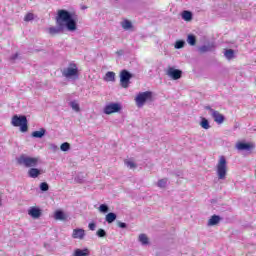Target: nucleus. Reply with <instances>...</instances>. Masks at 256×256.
<instances>
[{"mask_svg": "<svg viewBox=\"0 0 256 256\" xmlns=\"http://www.w3.org/2000/svg\"><path fill=\"white\" fill-rule=\"evenodd\" d=\"M187 43H188L189 45H191V46L196 45V43H197V38L195 37V35L189 34V35H188V38H187Z\"/></svg>", "mask_w": 256, "mask_h": 256, "instance_id": "obj_25", "label": "nucleus"}, {"mask_svg": "<svg viewBox=\"0 0 256 256\" xmlns=\"http://www.w3.org/2000/svg\"><path fill=\"white\" fill-rule=\"evenodd\" d=\"M70 107H72L73 111H76V113H79L81 111V108L79 107V103H77V101L70 102Z\"/></svg>", "mask_w": 256, "mask_h": 256, "instance_id": "obj_28", "label": "nucleus"}, {"mask_svg": "<svg viewBox=\"0 0 256 256\" xmlns=\"http://www.w3.org/2000/svg\"><path fill=\"white\" fill-rule=\"evenodd\" d=\"M121 27L125 30V31H129V29H133V23H131V21L129 20H124L121 23Z\"/></svg>", "mask_w": 256, "mask_h": 256, "instance_id": "obj_21", "label": "nucleus"}, {"mask_svg": "<svg viewBox=\"0 0 256 256\" xmlns=\"http://www.w3.org/2000/svg\"><path fill=\"white\" fill-rule=\"evenodd\" d=\"M61 151H69L71 149V145L68 142H64L60 146Z\"/></svg>", "mask_w": 256, "mask_h": 256, "instance_id": "obj_34", "label": "nucleus"}, {"mask_svg": "<svg viewBox=\"0 0 256 256\" xmlns=\"http://www.w3.org/2000/svg\"><path fill=\"white\" fill-rule=\"evenodd\" d=\"M55 219L63 221V219H65V213H63V211L58 210L55 212Z\"/></svg>", "mask_w": 256, "mask_h": 256, "instance_id": "obj_30", "label": "nucleus"}, {"mask_svg": "<svg viewBox=\"0 0 256 256\" xmlns=\"http://www.w3.org/2000/svg\"><path fill=\"white\" fill-rule=\"evenodd\" d=\"M166 75L173 81H179L183 77V71L176 69L175 67H168Z\"/></svg>", "mask_w": 256, "mask_h": 256, "instance_id": "obj_9", "label": "nucleus"}, {"mask_svg": "<svg viewBox=\"0 0 256 256\" xmlns=\"http://www.w3.org/2000/svg\"><path fill=\"white\" fill-rule=\"evenodd\" d=\"M224 57H226V59L231 61V59H233L235 57V50L226 49L225 52H224Z\"/></svg>", "mask_w": 256, "mask_h": 256, "instance_id": "obj_20", "label": "nucleus"}, {"mask_svg": "<svg viewBox=\"0 0 256 256\" xmlns=\"http://www.w3.org/2000/svg\"><path fill=\"white\" fill-rule=\"evenodd\" d=\"M121 109L122 106L119 103L111 102L105 105L103 113L105 115H112V113H119Z\"/></svg>", "mask_w": 256, "mask_h": 256, "instance_id": "obj_8", "label": "nucleus"}, {"mask_svg": "<svg viewBox=\"0 0 256 256\" xmlns=\"http://www.w3.org/2000/svg\"><path fill=\"white\" fill-rule=\"evenodd\" d=\"M215 46L213 44L203 45L198 48L199 53H209V51H213Z\"/></svg>", "mask_w": 256, "mask_h": 256, "instance_id": "obj_16", "label": "nucleus"}, {"mask_svg": "<svg viewBox=\"0 0 256 256\" xmlns=\"http://www.w3.org/2000/svg\"><path fill=\"white\" fill-rule=\"evenodd\" d=\"M205 109H206L207 111H210V113H211V111H215L213 108H211V106H206Z\"/></svg>", "mask_w": 256, "mask_h": 256, "instance_id": "obj_41", "label": "nucleus"}, {"mask_svg": "<svg viewBox=\"0 0 256 256\" xmlns=\"http://www.w3.org/2000/svg\"><path fill=\"white\" fill-rule=\"evenodd\" d=\"M175 49H183L185 47V40H178L174 45Z\"/></svg>", "mask_w": 256, "mask_h": 256, "instance_id": "obj_31", "label": "nucleus"}, {"mask_svg": "<svg viewBox=\"0 0 256 256\" xmlns=\"http://www.w3.org/2000/svg\"><path fill=\"white\" fill-rule=\"evenodd\" d=\"M211 115H212L215 123H218V125H221L225 121V116H223V114L219 113V111L211 110Z\"/></svg>", "mask_w": 256, "mask_h": 256, "instance_id": "obj_10", "label": "nucleus"}, {"mask_svg": "<svg viewBox=\"0 0 256 256\" xmlns=\"http://www.w3.org/2000/svg\"><path fill=\"white\" fill-rule=\"evenodd\" d=\"M88 227H89L90 231H95L97 225H96L95 223H90V224L88 225Z\"/></svg>", "mask_w": 256, "mask_h": 256, "instance_id": "obj_38", "label": "nucleus"}, {"mask_svg": "<svg viewBox=\"0 0 256 256\" xmlns=\"http://www.w3.org/2000/svg\"><path fill=\"white\" fill-rule=\"evenodd\" d=\"M100 213H109V206L107 204H101L99 206Z\"/></svg>", "mask_w": 256, "mask_h": 256, "instance_id": "obj_33", "label": "nucleus"}, {"mask_svg": "<svg viewBox=\"0 0 256 256\" xmlns=\"http://www.w3.org/2000/svg\"><path fill=\"white\" fill-rule=\"evenodd\" d=\"M41 175V170L37 168H30L28 171V176L31 177V179H37Z\"/></svg>", "mask_w": 256, "mask_h": 256, "instance_id": "obj_17", "label": "nucleus"}, {"mask_svg": "<svg viewBox=\"0 0 256 256\" xmlns=\"http://www.w3.org/2000/svg\"><path fill=\"white\" fill-rule=\"evenodd\" d=\"M46 133L47 130L45 128H40L39 131H34L31 135L34 137V139H43Z\"/></svg>", "mask_w": 256, "mask_h": 256, "instance_id": "obj_14", "label": "nucleus"}, {"mask_svg": "<svg viewBox=\"0 0 256 256\" xmlns=\"http://www.w3.org/2000/svg\"><path fill=\"white\" fill-rule=\"evenodd\" d=\"M52 149H53L54 151H57V149H59V147H57V145L52 144Z\"/></svg>", "mask_w": 256, "mask_h": 256, "instance_id": "obj_42", "label": "nucleus"}, {"mask_svg": "<svg viewBox=\"0 0 256 256\" xmlns=\"http://www.w3.org/2000/svg\"><path fill=\"white\" fill-rule=\"evenodd\" d=\"M221 221V217L219 215H213L211 218L208 220V227H213L215 225H219V222Z\"/></svg>", "mask_w": 256, "mask_h": 256, "instance_id": "obj_15", "label": "nucleus"}, {"mask_svg": "<svg viewBox=\"0 0 256 256\" xmlns=\"http://www.w3.org/2000/svg\"><path fill=\"white\" fill-rule=\"evenodd\" d=\"M105 219L109 224L114 223L117 220V214L110 212L106 215Z\"/></svg>", "mask_w": 256, "mask_h": 256, "instance_id": "obj_19", "label": "nucleus"}, {"mask_svg": "<svg viewBox=\"0 0 256 256\" xmlns=\"http://www.w3.org/2000/svg\"><path fill=\"white\" fill-rule=\"evenodd\" d=\"M77 31V19L75 15L67 10H58L56 16V26H52L48 29L50 35H59L63 31Z\"/></svg>", "mask_w": 256, "mask_h": 256, "instance_id": "obj_1", "label": "nucleus"}, {"mask_svg": "<svg viewBox=\"0 0 256 256\" xmlns=\"http://www.w3.org/2000/svg\"><path fill=\"white\" fill-rule=\"evenodd\" d=\"M182 19H184V21H191V19H193V13H191V11H183L182 12Z\"/></svg>", "mask_w": 256, "mask_h": 256, "instance_id": "obj_22", "label": "nucleus"}, {"mask_svg": "<svg viewBox=\"0 0 256 256\" xmlns=\"http://www.w3.org/2000/svg\"><path fill=\"white\" fill-rule=\"evenodd\" d=\"M96 235L97 237H100V238L107 237V232L105 231V229L100 228L97 230Z\"/></svg>", "mask_w": 256, "mask_h": 256, "instance_id": "obj_32", "label": "nucleus"}, {"mask_svg": "<svg viewBox=\"0 0 256 256\" xmlns=\"http://www.w3.org/2000/svg\"><path fill=\"white\" fill-rule=\"evenodd\" d=\"M104 81L115 83V72H107L104 76Z\"/></svg>", "mask_w": 256, "mask_h": 256, "instance_id": "obj_18", "label": "nucleus"}, {"mask_svg": "<svg viewBox=\"0 0 256 256\" xmlns=\"http://www.w3.org/2000/svg\"><path fill=\"white\" fill-rule=\"evenodd\" d=\"M138 241L141 242V245H149V238L146 234H140L138 237Z\"/></svg>", "mask_w": 256, "mask_h": 256, "instance_id": "obj_23", "label": "nucleus"}, {"mask_svg": "<svg viewBox=\"0 0 256 256\" xmlns=\"http://www.w3.org/2000/svg\"><path fill=\"white\" fill-rule=\"evenodd\" d=\"M61 73L66 79H72V81L79 79V68L73 62L69 63L68 67L62 69Z\"/></svg>", "mask_w": 256, "mask_h": 256, "instance_id": "obj_2", "label": "nucleus"}, {"mask_svg": "<svg viewBox=\"0 0 256 256\" xmlns=\"http://www.w3.org/2000/svg\"><path fill=\"white\" fill-rule=\"evenodd\" d=\"M17 161L19 165H24V167H37L39 164V157H30L23 154L17 159Z\"/></svg>", "mask_w": 256, "mask_h": 256, "instance_id": "obj_5", "label": "nucleus"}, {"mask_svg": "<svg viewBox=\"0 0 256 256\" xmlns=\"http://www.w3.org/2000/svg\"><path fill=\"white\" fill-rule=\"evenodd\" d=\"M118 55H123V50L117 52Z\"/></svg>", "mask_w": 256, "mask_h": 256, "instance_id": "obj_43", "label": "nucleus"}, {"mask_svg": "<svg viewBox=\"0 0 256 256\" xmlns=\"http://www.w3.org/2000/svg\"><path fill=\"white\" fill-rule=\"evenodd\" d=\"M13 127H20V131L22 133H26L29 127L27 126V117L26 116H18L14 115L11 121Z\"/></svg>", "mask_w": 256, "mask_h": 256, "instance_id": "obj_4", "label": "nucleus"}, {"mask_svg": "<svg viewBox=\"0 0 256 256\" xmlns=\"http://www.w3.org/2000/svg\"><path fill=\"white\" fill-rule=\"evenodd\" d=\"M133 75L127 71V70H122L120 73V85L123 87V89L129 88V83H131V78Z\"/></svg>", "mask_w": 256, "mask_h": 256, "instance_id": "obj_7", "label": "nucleus"}, {"mask_svg": "<svg viewBox=\"0 0 256 256\" xmlns=\"http://www.w3.org/2000/svg\"><path fill=\"white\" fill-rule=\"evenodd\" d=\"M87 255H89V250L87 249H84V250L76 249L74 251V256H87Z\"/></svg>", "mask_w": 256, "mask_h": 256, "instance_id": "obj_24", "label": "nucleus"}, {"mask_svg": "<svg viewBox=\"0 0 256 256\" xmlns=\"http://www.w3.org/2000/svg\"><path fill=\"white\" fill-rule=\"evenodd\" d=\"M216 174L218 179L225 180L227 179V159L225 156H220L218 163L216 165Z\"/></svg>", "mask_w": 256, "mask_h": 256, "instance_id": "obj_3", "label": "nucleus"}, {"mask_svg": "<svg viewBox=\"0 0 256 256\" xmlns=\"http://www.w3.org/2000/svg\"><path fill=\"white\" fill-rule=\"evenodd\" d=\"M200 127H202V129H211V125H209V120H207L206 118H202L200 122Z\"/></svg>", "mask_w": 256, "mask_h": 256, "instance_id": "obj_26", "label": "nucleus"}, {"mask_svg": "<svg viewBox=\"0 0 256 256\" xmlns=\"http://www.w3.org/2000/svg\"><path fill=\"white\" fill-rule=\"evenodd\" d=\"M157 187L165 189V187H167V178L160 179L157 183Z\"/></svg>", "mask_w": 256, "mask_h": 256, "instance_id": "obj_29", "label": "nucleus"}, {"mask_svg": "<svg viewBox=\"0 0 256 256\" xmlns=\"http://www.w3.org/2000/svg\"><path fill=\"white\" fill-rule=\"evenodd\" d=\"M33 19H34L33 13H28L24 17V21H26V22L33 21Z\"/></svg>", "mask_w": 256, "mask_h": 256, "instance_id": "obj_36", "label": "nucleus"}, {"mask_svg": "<svg viewBox=\"0 0 256 256\" xmlns=\"http://www.w3.org/2000/svg\"><path fill=\"white\" fill-rule=\"evenodd\" d=\"M82 9H87V6H83Z\"/></svg>", "mask_w": 256, "mask_h": 256, "instance_id": "obj_44", "label": "nucleus"}, {"mask_svg": "<svg viewBox=\"0 0 256 256\" xmlns=\"http://www.w3.org/2000/svg\"><path fill=\"white\" fill-rule=\"evenodd\" d=\"M17 57H19L18 53L12 55L10 59H11V61H15V59H17Z\"/></svg>", "mask_w": 256, "mask_h": 256, "instance_id": "obj_40", "label": "nucleus"}, {"mask_svg": "<svg viewBox=\"0 0 256 256\" xmlns=\"http://www.w3.org/2000/svg\"><path fill=\"white\" fill-rule=\"evenodd\" d=\"M83 178H81V176H77L76 178H75V182L76 183H83Z\"/></svg>", "mask_w": 256, "mask_h": 256, "instance_id": "obj_39", "label": "nucleus"}, {"mask_svg": "<svg viewBox=\"0 0 256 256\" xmlns=\"http://www.w3.org/2000/svg\"><path fill=\"white\" fill-rule=\"evenodd\" d=\"M153 99V92L151 91H146V92H141L139 93L136 98V105L137 107H143L147 101H151Z\"/></svg>", "mask_w": 256, "mask_h": 256, "instance_id": "obj_6", "label": "nucleus"}, {"mask_svg": "<svg viewBox=\"0 0 256 256\" xmlns=\"http://www.w3.org/2000/svg\"><path fill=\"white\" fill-rule=\"evenodd\" d=\"M255 147L253 144L245 143V142H239L236 144V148L238 151H251Z\"/></svg>", "mask_w": 256, "mask_h": 256, "instance_id": "obj_11", "label": "nucleus"}, {"mask_svg": "<svg viewBox=\"0 0 256 256\" xmlns=\"http://www.w3.org/2000/svg\"><path fill=\"white\" fill-rule=\"evenodd\" d=\"M124 164L126 167H128V169H137V164L131 160H125Z\"/></svg>", "mask_w": 256, "mask_h": 256, "instance_id": "obj_27", "label": "nucleus"}, {"mask_svg": "<svg viewBox=\"0 0 256 256\" xmlns=\"http://www.w3.org/2000/svg\"><path fill=\"white\" fill-rule=\"evenodd\" d=\"M118 227H120V229H127V224L125 222H118Z\"/></svg>", "mask_w": 256, "mask_h": 256, "instance_id": "obj_37", "label": "nucleus"}, {"mask_svg": "<svg viewBox=\"0 0 256 256\" xmlns=\"http://www.w3.org/2000/svg\"><path fill=\"white\" fill-rule=\"evenodd\" d=\"M40 191H49V184H47V182H42L40 184Z\"/></svg>", "mask_w": 256, "mask_h": 256, "instance_id": "obj_35", "label": "nucleus"}, {"mask_svg": "<svg viewBox=\"0 0 256 256\" xmlns=\"http://www.w3.org/2000/svg\"><path fill=\"white\" fill-rule=\"evenodd\" d=\"M73 239H83L85 237V230L81 228H76L72 233Z\"/></svg>", "mask_w": 256, "mask_h": 256, "instance_id": "obj_13", "label": "nucleus"}, {"mask_svg": "<svg viewBox=\"0 0 256 256\" xmlns=\"http://www.w3.org/2000/svg\"><path fill=\"white\" fill-rule=\"evenodd\" d=\"M28 215H30V217L33 219H39L41 217V209L32 207L29 209Z\"/></svg>", "mask_w": 256, "mask_h": 256, "instance_id": "obj_12", "label": "nucleus"}]
</instances>
